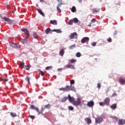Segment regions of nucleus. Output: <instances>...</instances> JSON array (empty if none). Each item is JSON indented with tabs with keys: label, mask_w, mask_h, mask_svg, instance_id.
<instances>
[{
	"label": "nucleus",
	"mask_w": 125,
	"mask_h": 125,
	"mask_svg": "<svg viewBox=\"0 0 125 125\" xmlns=\"http://www.w3.org/2000/svg\"><path fill=\"white\" fill-rule=\"evenodd\" d=\"M117 33H118V32H117V31H115L113 33L114 36H116V35H117Z\"/></svg>",
	"instance_id": "obj_51"
},
{
	"label": "nucleus",
	"mask_w": 125,
	"mask_h": 125,
	"mask_svg": "<svg viewBox=\"0 0 125 125\" xmlns=\"http://www.w3.org/2000/svg\"><path fill=\"white\" fill-rule=\"evenodd\" d=\"M50 24H52V25H57V21L56 20H51L50 21Z\"/></svg>",
	"instance_id": "obj_22"
},
{
	"label": "nucleus",
	"mask_w": 125,
	"mask_h": 125,
	"mask_svg": "<svg viewBox=\"0 0 125 125\" xmlns=\"http://www.w3.org/2000/svg\"><path fill=\"white\" fill-rule=\"evenodd\" d=\"M21 31H22V32H24L25 34L27 36V37H29V36H30V33L28 31V29L22 28L21 29Z\"/></svg>",
	"instance_id": "obj_12"
},
{
	"label": "nucleus",
	"mask_w": 125,
	"mask_h": 125,
	"mask_svg": "<svg viewBox=\"0 0 125 125\" xmlns=\"http://www.w3.org/2000/svg\"><path fill=\"white\" fill-rule=\"evenodd\" d=\"M119 83H121L123 85L125 84V78L124 79L122 77H121L119 79Z\"/></svg>",
	"instance_id": "obj_13"
},
{
	"label": "nucleus",
	"mask_w": 125,
	"mask_h": 125,
	"mask_svg": "<svg viewBox=\"0 0 125 125\" xmlns=\"http://www.w3.org/2000/svg\"><path fill=\"white\" fill-rule=\"evenodd\" d=\"M84 121L86 122L87 125H90V124H91V119L89 118H85Z\"/></svg>",
	"instance_id": "obj_17"
},
{
	"label": "nucleus",
	"mask_w": 125,
	"mask_h": 125,
	"mask_svg": "<svg viewBox=\"0 0 125 125\" xmlns=\"http://www.w3.org/2000/svg\"><path fill=\"white\" fill-rule=\"evenodd\" d=\"M33 37H34V38H35V39H37V38H39L38 34H37V33H34L33 34Z\"/></svg>",
	"instance_id": "obj_40"
},
{
	"label": "nucleus",
	"mask_w": 125,
	"mask_h": 125,
	"mask_svg": "<svg viewBox=\"0 0 125 125\" xmlns=\"http://www.w3.org/2000/svg\"><path fill=\"white\" fill-rule=\"evenodd\" d=\"M23 68L24 69H26V70H30V68H31V66L30 65H24Z\"/></svg>",
	"instance_id": "obj_26"
},
{
	"label": "nucleus",
	"mask_w": 125,
	"mask_h": 125,
	"mask_svg": "<svg viewBox=\"0 0 125 125\" xmlns=\"http://www.w3.org/2000/svg\"><path fill=\"white\" fill-rule=\"evenodd\" d=\"M61 6H60V5H58L57 7V11H58L60 13V12H61V9H60V8L59 7H61Z\"/></svg>",
	"instance_id": "obj_31"
},
{
	"label": "nucleus",
	"mask_w": 125,
	"mask_h": 125,
	"mask_svg": "<svg viewBox=\"0 0 125 125\" xmlns=\"http://www.w3.org/2000/svg\"><path fill=\"white\" fill-rule=\"evenodd\" d=\"M37 11L39 12V13H40V14L42 15L43 17H44V16H45V15H44V13H43V12H42V11L41 9H37Z\"/></svg>",
	"instance_id": "obj_18"
},
{
	"label": "nucleus",
	"mask_w": 125,
	"mask_h": 125,
	"mask_svg": "<svg viewBox=\"0 0 125 125\" xmlns=\"http://www.w3.org/2000/svg\"><path fill=\"white\" fill-rule=\"evenodd\" d=\"M39 72H40V74L42 75V76H44V72H43V71H42V70L40 69Z\"/></svg>",
	"instance_id": "obj_42"
},
{
	"label": "nucleus",
	"mask_w": 125,
	"mask_h": 125,
	"mask_svg": "<svg viewBox=\"0 0 125 125\" xmlns=\"http://www.w3.org/2000/svg\"><path fill=\"white\" fill-rule=\"evenodd\" d=\"M76 47V45L74 44L70 46V49H73V48H75Z\"/></svg>",
	"instance_id": "obj_43"
},
{
	"label": "nucleus",
	"mask_w": 125,
	"mask_h": 125,
	"mask_svg": "<svg viewBox=\"0 0 125 125\" xmlns=\"http://www.w3.org/2000/svg\"><path fill=\"white\" fill-rule=\"evenodd\" d=\"M71 11L72 12H76L77 11V9H76V7L75 6H73L71 8Z\"/></svg>",
	"instance_id": "obj_29"
},
{
	"label": "nucleus",
	"mask_w": 125,
	"mask_h": 125,
	"mask_svg": "<svg viewBox=\"0 0 125 125\" xmlns=\"http://www.w3.org/2000/svg\"><path fill=\"white\" fill-rule=\"evenodd\" d=\"M53 32H55L56 33H58L59 34H61L62 33V31L61 29H54L52 30Z\"/></svg>",
	"instance_id": "obj_23"
},
{
	"label": "nucleus",
	"mask_w": 125,
	"mask_h": 125,
	"mask_svg": "<svg viewBox=\"0 0 125 125\" xmlns=\"http://www.w3.org/2000/svg\"><path fill=\"white\" fill-rule=\"evenodd\" d=\"M125 124V119H119L118 121V125H124Z\"/></svg>",
	"instance_id": "obj_14"
},
{
	"label": "nucleus",
	"mask_w": 125,
	"mask_h": 125,
	"mask_svg": "<svg viewBox=\"0 0 125 125\" xmlns=\"http://www.w3.org/2000/svg\"><path fill=\"white\" fill-rule=\"evenodd\" d=\"M40 2H43V0H40Z\"/></svg>",
	"instance_id": "obj_55"
},
{
	"label": "nucleus",
	"mask_w": 125,
	"mask_h": 125,
	"mask_svg": "<svg viewBox=\"0 0 125 125\" xmlns=\"http://www.w3.org/2000/svg\"><path fill=\"white\" fill-rule=\"evenodd\" d=\"M107 42H112V39L111 38H109L107 40Z\"/></svg>",
	"instance_id": "obj_45"
},
{
	"label": "nucleus",
	"mask_w": 125,
	"mask_h": 125,
	"mask_svg": "<svg viewBox=\"0 0 125 125\" xmlns=\"http://www.w3.org/2000/svg\"><path fill=\"white\" fill-rule=\"evenodd\" d=\"M89 41V38L88 37H84L81 40L82 43H84L85 42H88Z\"/></svg>",
	"instance_id": "obj_9"
},
{
	"label": "nucleus",
	"mask_w": 125,
	"mask_h": 125,
	"mask_svg": "<svg viewBox=\"0 0 125 125\" xmlns=\"http://www.w3.org/2000/svg\"><path fill=\"white\" fill-rule=\"evenodd\" d=\"M76 57H81L82 56V54L80 52H77L76 54Z\"/></svg>",
	"instance_id": "obj_35"
},
{
	"label": "nucleus",
	"mask_w": 125,
	"mask_h": 125,
	"mask_svg": "<svg viewBox=\"0 0 125 125\" xmlns=\"http://www.w3.org/2000/svg\"><path fill=\"white\" fill-rule=\"evenodd\" d=\"M59 89L61 91H63L64 92H66L70 90H72L73 91H75L76 90L75 87L73 86L72 85L70 86L66 85L64 87L60 88Z\"/></svg>",
	"instance_id": "obj_1"
},
{
	"label": "nucleus",
	"mask_w": 125,
	"mask_h": 125,
	"mask_svg": "<svg viewBox=\"0 0 125 125\" xmlns=\"http://www.w3.org/2000/svg\"><path fill=\"white\" fill-rule=\"evenodd\" d=\"M117 95V94L116 93H113L112 95V97H115Z\"/></svg>",
	"instance_id": "obj_50"
},
{
	"label": "nucleus",
	"mask_w": 125,
	"mask_h": 125,
	"mask_svg": "<svg viewBox=\"0 0 125 125\" xmlns=\"http://www.w3.org/2000/svg\"><path fill=\"white\" fill-rule=\"evenodd\" d=\"M97 87L98 88H100L101 87V84L100 83H98Z\"/></svg>",
	"instance_id": "obj_46"
},
{
	"label": "nucleus",
	"mask_w": 125,
	"mask_h": 125,
	"mask_svg": "<svg viewBox=\"0 0 125 125\" xmlns=\"http://www.w3.org/2000/svg\"><path fill=\"white\" fill-rule=\"evenodd\" d=\"M51 31V29H50V28H48L45 30V33L46 34H49V33H50V31Z\"/></svg>",
	"instance_id": "obj_28"
},
{
	"label": "nucleus",
	"mask_w": 125,
	"mask_h": 125,
	"mask_svg": "<svg viewBox=\"0 0 125 125\" xmlns=\"http://www.w3.org/2000/svg\"><path fill=\"white\" fill-rule=\"evenodd\" d=\"M71 63H74V62H77V60H75L74 59H72L71 60Z\"/></svg>",
	"instance_id": "obj_44"
},
{
	"label": "nucleus",
	"mask_w": 125,
	"mask_h": 125,
	"mask_svg": "<svg viewBox=\"0 0 125 125\" xmlns=\"http://www.w3.org/2000/svg\"><path fill=\"white\" fill-rule=\"evenodd\" d=\"M0 81L1 82H2V83H6V82H8V78H7V75H1Z\"/></svg>",
	"instance_id": "obj_5"
},
{
	"label": "nucleus",
	"mask_w": 125,
	"mask_h": 125,
	"mask_svg": "<svg viewBox=\"0 0 125 125\" xmlns=\"http://www.w3.org/2000/svg\"><path fill=\"white\" fill-rule=\"evenodd\" d=\"M104 103L105 105H106V106H109V105H110V98H106L104 100Z\"/></svg>",
	"instance_id": "obj_10"
},
{
	"label": "nucleus",
	"mask_w": 125,
	"mask_h": 125,
	"mask_svg": "<svg viewBox=\"0 0 125 125\" xmlns=\"http://www.w3.org/2000/svg\"><path fill=\"white\" fill-rule=\"evenodd\" d=\"M70 40H74V39H78V34L76 32H73L70 34L69 36Z\"/></svg>",
	"instance_id": "obj_4"
},
{
	"label": "nucleus",
	"mask_w": 125,
	"mask_h": 125,
	"mask_svg": "<svg viewBox=\"0 0 125 125\" xmlns=\"http://www.w3.org/2000/svg\"><path fill=\"white\" fill-rule=\"evenodd\" d=\"M82 100V99L80 98H78L77 101H74V102L73 104V105H74V106H80L81 105H82V103L81 102V101Z\"/></svg>",
	"instance_id": "obj_3"
},
{
	"label": "nucleus",
	"mask_w": 125,
	"mask_h": 125,
	"mask_svg": "<svg viewBox=\"0 0 125 125\" xmlns=\"http://www.w3.org/2000/svg\"><path fill=\"white\" fill-rule=\"evenodd\" d=\"M89 27H91V23H90L89 25H88Z\"/></svg>",
	"instance_id": "obj_53"
},
{
	"label": "nucleus",
	"mask_w": 125,
	"mask_h": 125,
	"mask_svg": "<svg viewBox=\"0 0 125 125\" xmlns=\"http://www.w3.org/2000/svg\"><path fill=\"white\" fill-rule=\"evenodd\" d=\"M1 20L3 22H5V23H7V24H14L15 23V21H12L10 20L8 18H6V17H2V16H1Z\"/></svg>",
	"instance_id": "obj_2"
},
{
	"label": "nucleus",
	"mask_w": 125,
	"mask_h": 125,
	"mask_svg": "<svg viewBox=\"0 0 125 125\" xmlns=\"http://www.w3.org/2000/svg\"><path fill=\"white\" fill-rule=\"evenodd\" d=\"M10 115L13 118H15V117H17V115L14 112H11Z\"/></svg>",
	"instance_id": "obj_27"
},
{
	"label": "nucleus",
	"mask_w": 125,
	"mask_h": 125,
	"mask_svg": "<svg viewBox=\"0 0 125 125\" xmlns=\"http://www.w3.org/2000/svg\"><path fill=\"white\" fill-rule=\"evenodd\" d=\"M79 22V20L77 18H75L73 19H71L69 21L68 24V25H73V23H78Z\"/></svg>",
	"instance_id": "obj_6"
},
{
	"label": "nucleus",
	"mask_w": 125,
	"mask_h": 125,
	"mask_svg": "<svg viewBox=\"0 0 125 125\" xmlns=\"http://www.w3.org/2000/svg\"><path fill=\"white\" fill-rule=\"evenodd\" d=\"M51 107V105L50 104H47L46 105H44V106H42V110H44V109H49Z\"/></svg>",
	"instance_id": "obj_16"
},
{
	"label": "nucleus",
	"mask_w": 125,
	"mask_h": 125,
	"mask_svg": "<svg viewBox=\"0 0 125 125\" xmlns=\"http://www.w3.org/2000/svg\"><path fill=\"white\" fill-rule=\"evenodd\" d=\"M10 46H12V47H14V48H20L21 47V46L19 44L15 43H10Z\"/></svg>",
	"instance_id": "obj_7"
},
{
	"label": "nucleus",
	"mask_w": 125,
	"mask_h": 125,
	"mask_svg": "<svg viewBox=\"0 0 125 125\" xmlns=\"http://www.w3.org/2000/svg\"><path fill=\"white\" fill-rule=\"evenodd\" d=\"M97 44V42H93L91 43V45L92 46H95Z\"/></svg>",
	"instance_id": "obj_41"
},
{
	"label": "nucleus",
	"mask_w": 125,
	"mask_h": 125,
	"mask_svg": "<svg viewBox=\"0 0 125 125\" xmlns=\"http://www.w3.org/2000/svg\"><path fill=\"white\" fill-rule=\"evenodd\" d=\"M74 83H75V81H74V80H71L70 81V84H74Z\"/></svg>",
	"instance_id": "obj_48"
},
{
	"label": "nucleus",
	"mask_w": 125,
	"mask_h": 125,
	"mask_svg": "<svg viewBox=\"0 0 125 125\" xmlns=\"http://www.w3.org/2000/svg\"><path fill=\"white\" fill-rule=\"evenodd\" d=\"M12 13H14V11H12Z\"/></svg>",
	"instance_id": "obj_56"
},
{
	"label": "nucleus",
	"mask_w": 125,
	"mask_h": 125,
	"mask_svg": "<svg viewBox=\"0 0 125 125\" xmlns=\"http://www.w3.org/2000/svg\"><path fill=\"white\" fill-rule=\"evenodd\" d=\"M93 13H98V12H99V11L97 10V9H92Z\"/></svg>",
	"instance_id": "obj_32"
},
{
	"label": "nucleus",
	"mask_w": 125,
	"mask_h": 125,
	"mask_svg": "<svg viewBox=\"0 0 125 125\" xmlns=\"http://www.w3.org/2000/svg\"><path fill=\"white\" fill-rule=\"evenodd\" d=\"M25 65V63L24 62L22 61V62H21L20 64V66L21 67V68H23V67H24V66Z\"/></svg>",
	"instance_id": "obj_30"
},
{
	"label": "nucleus",
	"mask_w": 125,
	"mask_h": 125,
	"mask_svg": "<svg viewBox=\"0 0 125 125\" xmlns=\"http://www.w3.org/2000/svg\"><path fill=\"white\" fill-rule=\"evenodd\" d=\"M104 104H105L104 103H103V102H100L99 103L100 106H104Z\"/></svg>",
	"instance_id": "obj_47"
},
{
	"label": "nucleus",
	"mask_w": 125,
	"mask_h": 125,
	"mask_svg": "<svg viewBox=\"0 0 125 125\" xmlns=\"http://www.w3.org/2000/svg\"><path fill=\"white\" fill-rule=\"evenodd\" d=\"M29 117L31 119H35V116H34L30 115Z\"/></svg>",
	"instance_id": "obj_52"
},
{
	"label": "nucleus",
	"mask_w": 125,
	"mask_h": 125,
	"mask_svg": "<svg viewBox=\"0 0 125 125\" xmlns=\"http://www.w3.org/2000/svg\"><path fill=\"white\" fill-rule=\"evenodd\" d=\"M30 108H31V109H32L33 110H36V111H37V112H39V108L36 107V106H35V105H31Z\"/></svg>",
	"instance_id": "obj_20"
},
{
	"label": "nucleus",
	"mask_w": 125,
	"mask_h": 125,
	"mask_svg": "<svg viewBox=\"0 0 125 125\" xmlns=\"http://www.w3.org/2000/svg\"><path fill=\"white\" fill-rule=\"evenodd\" d=\"M21 42L22 43H23V44H25V43H27V42H28V38L22 39L21 40Z\"/></svg>",
	"instance_id": "obj_19"
},
{
	"label": "nucleus",
	"mask_w": 125,
	"mask_h": 125,
	"mask_svg": "<svg viewBox=\"0 0 125 125\" xmlns=\"http://www.w3.org/2000/svg\"><path fill=\"white\" fill-rule=\"evenodd\" d=\"M68 109L69 110V111H73V110H74V107L72 106H68Z\"/></svg>",
	"instance_id": "obj_37"
},
{
	"label": "nucleus",
	"mask_w": 125,
	"mask_h": 125,
	"mask_svg": "<svg viewBox=\"0 0 125 125\" xmlns=\"http://www.w3.org/2000/svg\"><path fill=\"white\" fill-rule=\"evenodd\" d=\"M110 108L112 109V110H115V109L117 108V104H112L110 106Z\"/></svg>",
	"instance_id": "obj_21"
},
{
	"label": "nucleus",
	"mask_w": 125,
	"mask_h": 125,
	"mask_svg": "<svg viewBox=\"0 0 125 125\" xmlns=\"http://www.w3.org/2000/svg\"><path fill=\"white\" fill-rule=\"evenodd\" d=\"M51 69H52V66H47L45 68V70H50Z\"/></svg>",
	"instance_id": "obj_39"
},
{
	"label": "nucleus",
	"mask_w": 125,
	"mask_h": 125,
	"mask_svg": "<svg viewBox=\"0 0 125 125\" xmlns=\"http://www.w3.org/2000/svg\"><path fill=\"white\" fill-rule=\"evenodd\" d=\"M94 105V103L92 101L88 102L87 104V106L88 107H93Z\"/></svg>",
	"instance_id": "obj_15"
},
{
	"label": "nucleus",
	"mask_w": 125,
	"mask_h": 125,
	"mask_svg": "<svg viewBox=\"0 0 125 125\" xmlns=\"http://www.w3.org/2000/svg\"><path fill=\"white\" fill-rule=\"evenodd\" d=\"M78 1H79V2H82L83 1V0H78Z\"/></svg>",
	"instance_id": "obj_54"
},
{
	"label": "nucleus",
	"mask_w": 125,
	"mask_h": 125,
	"mask_svg": "<svg viewBox=\"0 0 125 125\" xmlns=\"http://www.w3.org/2000/svg\"><path fill=\"white\" fill-rule=\"evenodd\" d=\"M96 124H101L103 122V118L101 117H98L95 119Z\"/></svg>",
	"instance_id": "obj_8"
},
{
	"label": "nucleus",
	"mask_w": 125,
	"mask_h": 125,
	"mask_svg": "<svg viewBox=\"0 0 125 125\" xmlns=\"http://www.w3.org/2000/svg\"><path fill=\"white\" fill-rule=\"evenodd\" d=\"M25 81L27 82L28 83H30V77H26L25 78Z\"/></svg>",
	"instance_id": "obj_38"
},
{
	"label": "nucleus",
	"mask_w": 125,
	"mask_h": 125,
	"mask_svg": "<svg viewBox=\"0 0 125 125\" xmlns=\"http://www.w3.org/2000/svg\"><path fill=\"white\" fill-rule=\"evenodd\" d=\"M43 111H44V110H42V107L41 108V109L40 111H37L39 115H41V114H42V112H43Z\"/></svg>",
	"instance_id": "obj_34"
},
{
	"label": "nucleus",
	"mask_w": 125,
	"mask_h": 125,
	"mask_svg": "<svg viewBox=\"0 0 125 125\" xmlns=\"http://www.w3.org/2000/svg\"><path fill=\"white\" fill-rule=\"evenodd\" d=\"M58 1L59 3L58 5H60V6H61L62 4H64V3H62V0H58Z\"/></svg>",
	"instance_id": "obj_33"
},
{
	"label": "nucleus",
	"mask_w": 125,
	"mask_h": 125,
	"mask_svg": "<svg viewBox=\"0 0 125 125\" xmlns=\"http://www.w3.org/2000/svg\"><path fill=\"white\" fill-rule=\"evenodd\" d=\"M67 99H68V98L67 97H64L62 100V102H65L66 101H67Z\"/></svg>",
	"instance_id": "obj_36"
},
{
	"label": "nucleus",
	"mask_w": 125,
	"mask_h": 125,
	"mask_svg": "<svg viewBox=\"0 0 125 125\" xmlns=\"http://www.w3.org/2000/svg\"><path fill=\"white\" fill-rule=\"evenodd\" d=\"M67 68H70V69H72L73 70H75V66L72 64H68Z\"/></svg>",
	"instance_id": "obj_25"
},
{
	"label": "nucleus",
	"mask_w": 125,
	"mask_h": 125,
	"mask_svg": "<svg viewBox=\"0 0 125 125\" xmlns=\"http://www.w3.org/2000/svg\"><path fill=\"white\" fill-rule=\"evenodd\" d=\"M68 100L69 101V102L70 103H72V104H74V102H75V98H74V97H71V96H70V95H68Z\"/></svg>",
	"instance_id": "obj_11"
},
{
	"label": "nucleus",
	"mask_w": 125,
	"mask_h": 125,
	"mask_svg": "<svg viewBox=\"0 0 125 125\" xmlns=\"http://www.w3.org/2000/svg\"><path fill=\"white\" fill-rule=\"evenodd\" d=\"M64 53H65L64 49H62L61 51H60L59 54L61 56H63V55H64Z\"/></svg>",
	"instance_id": "obj_24"
},
{
	"label": "nucleus",
	"mask_w": 125,
	"mask_h": 125,
	"mask_svg": "<svg viewBox=\"0 0 125 125\" xmlns=\"http://www.w3.org/2000/svg\"><path fill=\"white\" fill-rule=\"evenodd\" d=\"M96 19H93L92 20H91V23H94V22H96Z\"/></svg>",
	"instance_id": "obj_49"
}]
</instances>
